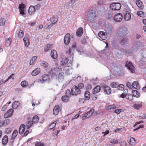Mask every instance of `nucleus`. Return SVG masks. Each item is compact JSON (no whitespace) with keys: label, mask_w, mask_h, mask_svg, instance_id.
Returning <instances> with one entry per match:
<instances>
[{"label":"nucleus","mask_w":146,"mask_h":146,"mask_svg":"<svg viewBox=\"0 0 146 146\" xmlns=\"http://www.w3.org/2000/svg\"><path fill=\"white\" fill-rule=\"evenodd\" d=\"M12 130L11 128H8L6 129L5 131L7 134H9L11 132Z\"/></svg>","instance_id":"13d9d810"},{"label":"nucleus","mask_w":146,"mask_h":146,"mask_svg":"<svg viewBox=\"0 0 146 146\" xmlns=\"http://www.w3.org/2000/svg\"><path fill=\"white\" fill-rule=\"evenodd\" d=\"M59 111V106L58 105H56L54 108L53 111V114L55 115H57Z\"/></svg>","instance_id":"4468645a"},{"label":"nucleus","mask_w":146,"mask_h":146,"mask_svg":"<svg viewBox=\"0 0 146 146\" xmlns=\"http://www.w3.org/2000/svg\"><path fill=\"white\" fill-rule=\"evenodd\" d=\"M48 78V77L47 76H43L42 77V80H41V81H46L47 80V79Z\"/></svg>","instance_id":"0e129e2a"},{"label":"nucleus","mask_w":146,"mask_h":146,"mask_svg":"<svg viewBox=\"0 0 146 146\" xmlns=\"http://www.w3.org/2000/svg\"><path fill=\"white\" fill-rule=\"evenodd\" d=\"M52 45L49 44H47L46 45H45L44 48V50L45 52H46L52 48Z\"/></svg>","instance_id":"cd10ccee"},{"label":"nucleus","mask_w":146,"mask_h":146,"mask_svg":"<svg viewBox=\"0 0 146 146\" xmlns=\"http://www.w3.org/2000/svg\"><path fill=\"white\" fill-rule=\"evenodd\" d=\"M19 105V103L17 101L14 102L12 104V107L13 109L17 108Z\"/></svg>","instance_id":"473e14b6"},{"label":"nucleus","mask_w":146,"mask_h":146,"mask_svg":"<svg viewBox=\"0 0 146 146\" xmlns=\"http://www.w3.org/2000/svg\"><path fill=\"white\" fill-rule=\"evenodd\" d=\"M83 32V29L82 27L79 28L77 30L76 34L78 36H82Z\"/></svg>","instance_id":"ddd939ff"},{"label":"nucleus","mask_w":146,"mask_h":146,"mask_svg":"<svg viewBox=\"0 0 146 146\" xmlns=\"http://www.w3.org/2000/svg\"><path fill=\"white\" fill-rule=\"evenodd\" d=\"M95 111L94 109L92 108L87 113H85L82 117V120H84L90 117Z\"/></svg>","instance_id":"7ed1b4c3"},{"label":"nucleus","mask_w":146,"mask_h":146,"mask_svg":"<svg viewBox=\"0 0 146 146\" xmlns=\"http://www.w3.org/2000/svg\"><path fill=\"white\" fill-rule=\"evenodd\" d=\"M57 20L58 19L57 17L55 16H53L51 19V21L52 24H54L55 23L57 22Z\"/></svg>","instance_id":"c9c22d12"},{"label":"nucleus","mask_w":146,"mask_h":146,"mask_svg":"<svg viewBox=\"0 0 146 146\" xmlns=\"http://www.w3.org/2000/svg\"><path fill=\"white\" fill-rule=\"evenodd\" d=\"M11 40V38L10 37H9L8 38L6 39L5 43V45L6 46H8L10 45Z\"/></svg>","instance_id":"72a5a7b5"},{"label":"nucleus","mask_w":146,"mask_h":146,"mask_svg":"<svg viewBox=\"0 0 146 146\" xmlns=\"http://www.w3.org/2000/svg\"><path fill=\"white\" fill-rule=\"evenodd\" d=\"M55 70L57 72V74L59 72H61V71H63V67L61 66H60L57 67L55 68Z\"/></svg>","instance_id":"c756f323"},{"label":"nucleus","mask_w":146,"mask_h":146,"mask_svg":"<svg viewBox=\"0 0 146 146\" xmlns=\"http://www.w3.org/2000/svg\"><path fill=\"white\" fill-rule=\"evenodd\" d=\"M6 22L5 19L3 18H1L0 19V26H4Z\"/></svg>","instance_id":"ea45409f"},{"label":"nucleus","mask_w":146,"mask_h":146,"mask_svg":"<svg viewBox=\"0 0 146 146\" xmlns=\"http://www.w3.org/2000/svg\"><path fill=\"white\" fill-rule=\"evenodd\" d=\"M121 109H118L115 110L114 112L115 113H116L117 114H119L120 112H121Z\"/></svg>","instance_id":"e2e57ef3"},{"label":"nucleus","mask_w":146,"mask_h":146,"mask_svg":"<svg viewBox=\"0 0 146 146\" xmlns=\"http://www.w3.org/2000/svg\"><path fill=\"white\" fill-rule=\"evenodd\" d=\"M121 7V5L119 3H113L110 5V7L112 10L114 11L119 10Z\"/></svg>","instance_id":"20e7f679"},{"label":"nucleus","mask_w":146,"mask_h":146,"mask_svg":"<svg viewBox=\"0 0 146 146\" xmlns=\"http://www.w3.org/2000/svg\"><path fill=\"white\" fill-rule=\"evenodd\" d=\"M136 4L140 9L142 10L144 7V6L142 2L140 0H136L135 1Z\"/></svg>","instance_id":"9b49d317"},{"label":"nucleus","mask_w":146,"mask_h":146,"mask_svg":"<svg viewBox=\"0 0 146 146\" xmlns=\"http://www.w3.org/2000/svg\"><path fill=\"white\" fill-rule=\"evenodd\" d=\"M101 87L100 86H97L94 88L93 90V93L94 95L99 93L101 90Z\"/></svg>","instance_id":"a211bd4d"},{"label":"nucleus","mask_w":146,"mask_h":146,"mask_svg":"<svg viewBox=\"0 0 146 146\" xmlns=\"http://www.w3.org/2000/svg\"><path fill=\"white\" fill-rule=\"evenodd\" d=\"M39 120V118L38 116L37 115H35L33 117L32 121L33 123H36L38 122Z\"/></svg>","instance_id":"2f4dec72"},{"label":"nucleus","mask_w":146,"mask_h":146,"mask_svg":"<svg viewBox=\"0 0 146 146\" xmlns=\"http://www.w3.org/2000/svg\"><path fill=\"white\" fill-rule=\"evenodd\" d=\"M111 143L115 144H117L118 143V141L117 139L116 140H113L110 142Z\"/></svg>","instance_id":"680f3d73"},{"label":"nucleus","mask_w":146,"mask_h":146,"mask_svg":"<svg viewBox=\"0 0 146 146\" xmlns=\"http://www.w3.org/2000/svg\"><path fill=\"white\" fill-rule=\"evenodd\" d=\"M103 89L104 92L107 94H110L111 92V90L110 88L107 85L103 86Z\"/></svg>","instance_id":"9d476101"},{"label":"nucleus","mask_w":146,"mask_h":146,"mask_svg":"<svg viewBox=\"0 0 146 146\" xmlns=\"http://www.w3.org/2000/svg\"><path fill=\"white\" fill-rule=\"evenodd\" d=\"M126 98L127 100L131 101L133 99V96L132 95L130 94H127Z\"/></svg>","instance_id":"a18cd8bd"},{"label":"nucleus","mask_w":146,"mask_h":146,"mask_svg":"<svg viewBox=\"0 0 146 146\" xmlns=\"http://www.w3.org/2000/svg\"><path fill=\"white\" fill-rule=\"evenodd\" d=\"M64 73L63 72H60L58 74V78L60 79H63L64 77Z\"/></svg>","instance_id":"09e8293b"},{"label":"nucleus","mask_w":146,"mask_h":146,"mask_svg":"<svg viewBox=\"0 0 146 146\" xmlns=\"http://www.w3.org/2000/svg\"><path fill=\"white\" fill-rule=\"evenodd\" d=\"M72 94L77 95L80 94L81 92V90L76 86H74L71 89Z\"/></svg>","instance_id":"39448f33"},{"label":"nucleus","mask_w":146,"mask_h":146,"mask_svg":"<svg viewBox=\"0 0 146 146\" xmlns=\"http://www.w3.org/2000/svg\"><path fill=\"white\" fill-rule=\"evenodd\" d=\"M87 20L90 22L94 21L96 17V11L92 10L89 11L87 14Z\"/></svg>","instance_id":"f03ea898"},{"label":"nucleus","mask_w":146,"mask_h":146,"mask_svg":"<svg viewBox=\"0 0 146 146\" xmlns=\"http://www.w3.org/2000/svg\"><path fill=\"white\" fill-rule=\"evenodd\" d=\"M33 122L32 121H28L26 124V127L27 129H29L33 125Z\"/></svg>","instance_id":"4c0bfd02"},{"label":"nucleus","mask_w":146,"mask_h":146,"mask_svg":"<svg viewBox=\"0 0 146 146\" xmlns=\"http://www.w3.org/2000/svg\"><path fill=\"white\" fill-rule=\"evenodd\" d=\"M123 18L122 15L120 13H117L115 14L114 16L113 19L114 20L117 22L121 21Z\"/></svg>","instance_id":"0eeeda50"},{"label":"nucleus","mask_w":146,"mask_h":146,"mask_svg":"<svg viewBox=\"0 0 146 146\" xmlns=\"http://www.w3.org/2000/svg\"><path fill=\"white\" fill-rule=\"evenodd\" d=\"M132 93L133 94V96L136 98H139L140 96V95L139 92L137 90H133L132 91Z\"/></svg>","instance_id":"5701e85b"},{"label":"nucleus","mask_w":146,"mask_h":146,"mask_svg":"<svg viewBox=\"0 0 146 146\" xmlns=\"http://www.w3.org/2000/svg\"><path fill=\"white\" fill-rule=\"evenodd\" d=\"M44 144L41 142H38L35 144V146H44Z\"/></svg>","instance_id":"052dcab7"},{"label":"nucleus","mask_w":146,"mask_h":146,"mask_svg":"<svg viewBox=\"0 0 146 146\" xmlns=\"http://www.w3.org/2000/svg\"><path fill=\"white\" fill-rule=\"evenodd\" d=\"M18 133V131L17 130H15L13 131V132L12 135V139H14L17 136Z\"/></svg>","instance_id":"e433bc0d"},{"label":"nucleus","mask_w":146,"mask_h":146,"mask_svg":"<svg viewBox=\"0 0 146 146\" xmlns=\"http://www.w3.org/2000/svg\"><path fill=\"white\" fill-rule=\"evenodd\" d=\"M41 65L43 67L46 68L48 67V64L47 62L44 61H43L41 63Z\"/></svg>","instance_id":"37998d69"},{"label":"nucleus","mask_w":146,"mask_h":146,"mask_svg":"<svg viewBox=\"0 0 146 146\" xmlns=\"http://www.w3.org/2000/svg\"><path fill=\"white\" fill-rule=\"evenodd\" d=\"M117 85V84L115 82H112L110 85L113 88H116Z\"/></svg>","instance_id":"864d4df0"},{"label":"nucleus","mask_w":146,"mask_h":146,"mask_svg":"<svg viewBox=\"0 0 146 146\" xmlns=\"http://www.w3.org/2000/svg\"><path fill=\"white\" fill-rule=\"evenodd\" d=\"M61 100L63 102H67L69 101V98L66 96H64L62 97Z\"/></svg>","instance_id":"79ce46f5"},{"label":"nucleus","mask_w":146,"mask_h":146,"mask_svg":"<svg viewBox=\"0 0 146 146\" xmlns=\"http://www.w3.org/2000/svg\"><path fill=\"white\" fill-rule=\"evenodd\" d=\"M66 53L70 55V58H72L71 59L70 61L67 63V65H66L64 66H63V71H64L65 73L67 74H70L72 73V61L73 58L74 54L71 53V49L69 48V50L66 51Z\"/></svg>","instance_id":"f257e3e1"},{"label":"nucleus","mask_w":146,"mask_h":146,"mask_svg":"<svg viewBox=\"0 0 146 146\" xmlns=\"http://www.w3.org/2000/svg\"><path fill=\"white\" fill-rule=\"evenodd\" d=\"M85 99L86 100H88L90 98V92L86 91L85 92Z\"/></svg>","instance_id":"c85d7f7f"},{"label":"nucleus","mask_w":146,"mask_h":146,"mask_svg":"<svg viewBox=\"0 0 146 146\" xmlns=\"http://www.w3.org/2000/svg\"><path fill=\"white\" fill-rule=\"evenodd\" d=\"M92 88V85L91 84H89L86 86V89L87 90H90Z\"/></svg>","instance_id":"774afa93"},{"label":"nucleus","mask_w":146,"mask_h":146,"mask_svg":"<svg viewBox=\"0 0 146 146\" xmlns=\"http://www.w3.org/2000/svg\"><path fill=\"white\" fill-rule=\"evenodd\" d=\"M133 87L137 90H139L140 88V86L138 82L136 81H134L132 83Z\"/></svg>","instance_id":"4be33fe9"},{"label":"nucleus","mask_w":146,"mask_h":146,"mask_svg":"<svg viewBox=\"0 0 146 146\" xmlns=\"http://www.w3.org/2000/svg\"><path fill=\"white\" fill-rule=\"evenodd\" d=\"M25 124H21L19 129V133L21 134H22L25 131Z\"/></svg>","instance_id":"aec40b11"},{"label":"nucleus","mask_w":146,"mask_h":146,"mask_svg":"<svg viewBox=\"0 0 146 146\" xmlns=\"http://www.w3.org/2000/svg\"><path fill=\"white\" fill-rule=\"evenodd\" d=\"M142 107V104L141 102V103L134 104L133 107L135 109L138 110Z\"/></svg>","instance_id":"bb28decb"},{"label":"nucleus","mask_w":146,"mask_h":146,"mask_svg":"<svg viewBox=\"0 0 146 146\" xmlns=\"http://www.w3.org/2000/svg\"><path fill=\"white\" fill-rule=\"evenodd\" d=\"M125 66L127 67V68L131 72L134 73L135 72V67L130 62H127Z\"/></svg>","instance_id":"423d86ee"},{"label":"nucleus","mask_w":146,"mask_h":146,"mask_svg":"<svg viewBox=\"0 0 146 146\" xmlns=\"http://www.w3.org/2000/svg\"><path fill=\"white\" fill-rule=\"evenodd\" d=\"M124 18L126 21H127L131 19V15L129 11H126L124 12Z\"/></svg>","instance_id":"f8f14e48"},{"label":"nucleus","mask_w":146,"mask_h":146,"mask_svg":"<svg viewBox=\"0 0 146 146\" xmlns=\"http://www.w3.org/2000/svg\"><path fill=\"white\" fill-rule=\"evenodd\" d=\"M70 41V37H64V43L66 45H68Z\"/></svg>","instance_id":"f704fd0d"},{"label":"nucleus","mask_w":146,"mask_h":146,"mask_svg":"<svg viewBox=\"0 0 146 146\" xmlns=\"http://www.w3.org/2000/svg\"><path fill=\"white\" fill-rule=\"evenodd\" d=\"M137 14L139 17H145L146 16L145 13L141 11H137Z\"/></svg>","instance_id":"7c9ffc66"},{"label":"nucleus","mask_w":146,"mask_h":146,"mask_svg":"<svg viewBox=\"0 0 146 146\" xmlns=\"http://www.w3.org/2000/svg\"><path fill=\"white\" fill-rule=\"evenodd\" d=\"M68 62V60L67 58H63L62 61H61L60 64L61 66H64Z\"/></svg>","instance_id":"b1692460"},{"label":"nucleus","mask_w":146,"mask_h":146,"mask_svg":"<svg viewBox=\"0 0 146 146\" xmlns=\"http://www.w3.org/2000/svg\"><path fill=\"white\" fill-rule=\"evenodd\" d=\"M129 143L131 145H135L136 144L135 139L133 137L131 138L129 141Z\"/></svg>","instance_id":"393cba45"},{"label":"nucleus","mask_w":146,"mask_h":146,"mask_svg":"<svg viewBox=\"0 0 146 146\" xmlns=\"http://www.w3.org/2000/svg\"><path fill=\"white\" fill-rule=\"evenodd\" d=\"M124 88V86L122 84H120L117 86V88L120 90H123Z\"/></svg>","instance_id":"de8ad7c7"},{"label":"nucleus","mask_w":146,"mask_h":146,"mask_svg":"<svg viewBox=\"0 0 146 146\" xmlns=\"http://www.w3.org/2000/svg\"><path fill=\"white\" fill-rule=\"evenodd\" d=\"M127 94L125 93H123L121 94L120 97L122 98H124L125 97L126 98Z\"/></svg>","instance_id":"338daca9"},{"label":"nucleus","mask_w":146,"mask_h":146,"mask_svg":"<svg viewBox=\"0 0 146 146\" xmlns=\"http://www.w3.org/2000/svg\"><path fill=\"white\" fill-rule=\"evenodd\" d=\"M37 57L36 56H33L31 58V60L30 61V65H33L34 63L35 62V60L37 58Z\"/></svg>","instance_id":"c03bdc74"},{"label":"nucleus","mask_w":146,"mask_h":146,"mask_svg":"<svg viewBox=\"0 0 146 146\" xmlns=\"http://www.w3.org/2000/svg\"><path fill=\"white\" fill-rule=\"evenodd\" d=\"M36 11L35 7L34 6H30L29 10V13L31 15H32Z\"/></svg>","instance_id":"dca6fc26"},{"label":"nucleus","mask_w":146,"mask_h":146,"mask_svg":"<svg viewBox=\"0 0 146 146\" xmlns=\"http://www.w3.org/2000/svg\"><path fill=\"white\" fill-rule=\"evenodd\" d=\"M126 86L129 88L131 89L133 87L132 84V85L129 82H127Z\"/></svg>","instance_id":"6e6d98bb"},{"label":"nucleus","mask_w":146,"mask_h":146,"mask_svg":"<svg viewBox=\"0 0 146 146\" xmlns=\"http://www.w3.org/2000/svg\"><path fill=\"white\" fill-rule=\"evenodd\" d=\"M40 68H36L32 71L31 74L33 76H36L40 73Z\"/></svg>","instance_id":"2eb2a0df"},{"label":"nucleus","mask_w":146,"mask_h":146,"mask_svg":"<svg viewBox=\"0 0 146 146\" xmlns=\"http://www.w3.org/2000/svg\"><path fill=\"white\" fill-rule=\"evenodd\" d=\"M25 5L23 3H21L19 5V9L20 13L21 15H25Z\"/></svg>","instance_id":"6e6552de"},{"label":"nucleus","mask_w":146,"mask_h":146,"mask_svg":"<svg viewBox=\"0 0 146 146\" xmlns=\"http://www.w3.org/2000/svg\"><path fill=\"white\" fill-rule=\"evenodd\" d=\"M56 122L54 121L52 123H51L49 125L48 127V129H52L55 126Z\"/></svg>","instance_id":"a19ab883"},{"label":"nucleus","mask_w":146,"mask_h":146,"mask_svg":"<svg viewBox=\"0 0 146 146\" xmlns=\"http://www.w3.org/2000/svg\"><path fill=\"white\" fill-rule=\"evenodd\" d=\"M107 34L106 33H105L102 31H100L98 33V36H106V35Z\"/></svg>","instance_id":"8fccbe9b"},{"label":"nucleus","mask_w":146,"mask_h":146,"mask_svg":"<svg viewBox=\"0 0 146 146\" xmlns=\"http://www.w3.org/2000/svg\"><path fill=\"white\" fill-rule=\"evenodd\" d=\"M84 87V85L83 83H79L78 85V87L79 88L80 90L81 89H83Z\"/></svg>","instance_id":"5fc2aeb1"},{"label":"nucleus","mask_w":146,"mask_h":146,"mask_svg":"<svg viewBox=\"0 0 146 146\" xmlns=\"http://www.w3.org/2000/svg\"><path fill=\"white\" fill-rule=\"evenodd\" d=\"M29 37H24L23 41L25 46L26 47H28L30 45Z\"/></svg>","instance_id":"412c9836"},{"label":"nucleus","mask_w":146,"mask_h":146,"mask_svg":"<svg viewBox=\"0 0 146 146\" xmlns=\"http://www.w3.org/2000/svg\"><path fill=\"white\" fill-rule=\"evenodd\" d=\"M85 101V99L84 98H79L78 102L80 104H83L84 103Z\"/></svg>","instance_id":"603ef678"},{"label":"nucleus","mask_w":146,"mask_h":146,"mask_svg":"<svg viewBox=\"0 0 146 146\" xmlns=\"http://www.w3.org/2000/svg\"><path fill=\"white\" fill-rule=\"evenodd\" d=\"M120 145L121 146H126V143L125 141H123L120 143Z\"/></svg>","instance_id":"69168bd1"},{"label":"nucleus","mask_w":146,"mask_h":146,"mask_svg":"<svg viewBox=\"0 0 146 146\" xmlns=\"http://www.w3.org/2000/svg\"><path fill=\"white\" fill-rule=\"evenodd\" d=\"M71 92L69 90H67L65 92V96H66L67 97H70L71 95Z\"/></svg>","instance_id":"49530a36"},{"label":"nucleus","mask_w":146,"mask_h":146,"mask_svg":"<svg viewBox=\"0 0 146 146\" xmlns=\"http://www.w3.org/2000/svg\"><path fill=\"white\" fill-rule=\"evenodd\" d=\"M125 128L124 127H123L121 128H119L115 130V132H116L117 131H122L124 130Z\"/></svg>","instance_id":"4d7b16f0"},{"label":"nucleus","mask_w":146,"mask_h":146,"mask_svg":"<svg viewBox=\"0 0 146 146\" xmlns=\"http://www.w3.org/2000/svg\"><path fill=\"white\" fill-rule=\"evenodd\" d=\"M117 107L115 104L108 106L106 107V109L107 110H110L115 109Z\"/></svg>","instance_id":"a878e982"},{"label":"nucleus","mask_w":146,"mask_h":146,"mask_svg":"<svg viewBox=\"0 0 146 146\" xmlns=\"http://www.w3.org/2000/svg\"><path fill=\"white\" fill-rule=\"evenodd\" d=\"M50 73L52 75H56L57 74V72L55 70L54 68V69H52L50 71Z\"/></svg>","instance_id":"3c124183"},{"label":"nucleus","mask_w":146,"mask_h":146,"mask_svg":"<svg viewBox=\"0 0 146 146\" xmlns=\"http://www.w3.org/2000/svg\"><path fill=\"white\" fill-rule=\"evenodd\" d=\"M13 110L12 109H10L7 111L4 114V117L5 118H7L10 117L12 116L13 113Z\"/></svg>","instance_id":"1a4fd4ad"},{"label":"nucleus","mask_w":146,"mask_h":146,"mask_svg":"<svg viewBox=\"0 0 146 146\" xmlns=\"http://www.w3.org/2000/svg\"><path fill=\"white\" fill-rule=\"evenodd\" d=\"M8 137L7 135H5L3 137L2 139V144L5 146L6 145L8 142Z\"/></svg>","instance_id":"f3484780"},{"label":"nucleus","mask_w":146,"mask_h":146,"mask_svg":"<svg viewBox=\"0 0 146 146\" xmlns=\"http://www.w3.org/2000/svg\"><path fill=\"white\" fill-rule=\"evenodd\" d=\"M21 85L23 87L25 88L28 86V83L26 81H23L21 82Z\"/></svg>","instance_id":"58836bf2"},{"label":"nucleus","mask_w":146,"mask_h":146,"mask_svg":"<svg viewBox=\"0 0 146 146\" xmlns=\"http://www.w3.org/2000/svg\"><path fill=\"white\" fill-rule=\"evenodd\" d=\"M51 56L53 59L56 58L58 56L57 52L54 50H52L51 51Z\"/></svg>","instance_id":"6ab92c4d"},{"label":"nucleus","mask_w":146,"mask_h":146,"mask_svg":"<svg viewBox=\"0 0 146 146\" xmlns=\"http://www.w3.org/2000/svg\"><path fill=\"white\" fill-rule=\"evenodd\" d=\"M24 33L22 30H20L18 34V36H23Z\"/></svg>","instance_id":"bf43d9fd"}]
</instances>
